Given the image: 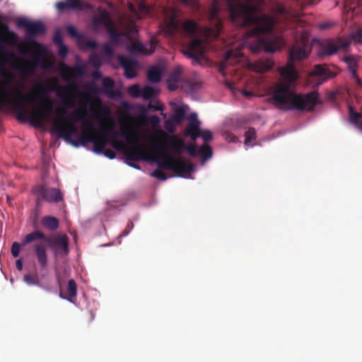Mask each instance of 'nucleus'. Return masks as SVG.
<instances>
[{"label": "nucleus", "instance_id": "1", "mask_svg": "<svg viewBox=\"0 0 362 362\" xmlns=\"http://www.w3.org/2000/svg\"><path fill=\"white\" fill-rule=\"evenodd\" d=\"M309 54V45L303 40L296 42L291 47L287 65L279 70L282 81L274 86L270 98L276 108L284 111L293 110L311 111L318 103V93L316 91L301 95L297 93L293 88L294 82L298 77L294 62L308 57Z\"/></svg>", "mask_w": 362, "mask_h": 362}, {"label": "nucleus", "instance_id": "2", "mask_svg": "<svg viewBox=\"0 0 362 362\" xmlns=\"http://www.w3.org/2000/svg\"><path fill=\"white\" fill-rule=\"evenodd\" d=\"M227 6L230 20L234 24L240 27H252L245 34L244 38H255L250 45L252 52L256 53L262 49L267 52L277 50L276 42L261 37L272 32L275 23L272 17L261 13L260 7L255 5L252 0H227Z\"/></svg>", "mask_w": 362, "mask_h": 362}, {"label": "nucleus", "instance_id": "3", "mask_svg": "<svg viewBox=\"0 0 362 362\" xmlns=\"http://www.w3.org/2000/svg\"><path fill=\"white\" fill-rule=\"evenodd\" d=\"M150 153L151 156H149V152L147 151L146 160L156 163L159 168L153 170L151 175L160 180L165 181L168 179L162 169L172 170L180 176L191 173L194 169V165L190 161L181 157L175 158L164 149L158 148L156 145L151 147Z\"/></svg>", "mask_w": 362, "mask_h": 362}, {"label": "nucleus", "instance_id": "4", "mask_svg": "<svg viewBox=\"0 0 362 362\" xmlns=\"http://www.w3.org/2000/svg\"><path fill=\"white\" fill-rule=\"evenodd\" d=\"M17 69L21 77L18 87L11 90L0 87V110L15 112L17 120L23 123V58H18Z\"/></svg>", "mask_w": 362, "mask_h": 362}, {"label": "nucleus", "instance_id": "5", "mask_svg": "<svg viewBox=\"0 0 362 362\" xmlns=\"http://www.w3.org/2000/svg\"><path fill=\"white\" fill-rule=\"evenodd\" d=\"M54 113L57 116V119L53 123L51 134L57 135L58 137L63 139L75 147L85 146L88 143H92L95 135L89 134L87 131H82L78 139H73V135L78 132V127L76 124L69 122L67 123V129L62 128L61 120L66 114V109L57 107Z\"/></svg>", "mask_w": 362, "mask_h": 362}, {"label": "nucleus", "instance_id": "6", "mask_svg": "<svg viewBox=\"0 0 362 362\" xmlns=\"http://www.w3.org/2000/svg\"><path fill=\"white\" fill-rule=\"evenodd\" d=\"M28 48L32 51L33 55L30 61L24 58V122L25 121L26 113L25 104L28 102V95L25 93V80L28 76V72H34L39 66L47 70L50 69L53 64L52 62L48 58L47 49L37 42L35 39L29 40V45H27L26 49Z\"/></svg>", "mask_w": 362, "mask_h": 362}, {"label": "nucleus", "instance_id": "7", "mask_svg": "<svg viewBox=\"0 0 362 362\" xmlns=\"http://www.w3.org/2000/svg\"><path fill=\"white\" fill-rule=\"evenodd\" d=\"M119 134L124 136L134 146L127 148L122 141L117 139H113L112 145L117 150H124L127 160L138 161L148 159L147 149L140 144V135L134 127H128L127 129H122Z\"/></svg>", "mask_w": 362, "mask_h": 362}, {"label": "nucleus", "instance_id": "8", "mask_svg": "<svg viewBox=\"0 0 362 362\" xmlns=\"http://www.w3.org/2000/svg\"><path fill=\"white\" fill-rule=\"evenodd\" d=\"M52 90H56L57 96L61 99L64 105L63 108H71L75 107V96L74 93L77 92V87L75 84H68L64 87H61L56 83L44 85L38 84L35 88V92L39 99L49 96L48 93Z\"/></svg>", "mask_w": 362, "mask_h": 362}, {"label": "nucleus", "instance_id": "9", "mask_svg": "<svg viewBox=\"0 0 362 362\" xmlns=\"http://www.w3.org/2000/svg\"><path fill=\"white\" fill-rule=\"evenodd\" d=\"M199 25L194 20L187 19L179 23L174 18L168 21L163 28L166 35L174 36L180 32L184 36L193 37L199 32Z\"/></svg>", "mask_w": 362, "mask_h": 362}, {"label": "nucleus", "instance_id": "10", "mask_svg": "<svg viewBox=\"0 0 362 362\" xmlns=\"http://www.w3.org/2000/svg\"><path fill=\"white\" fill-rule=\"evenodd\" d=\"M53 107L54 101L49 96L40 99L37 108L32 112L33 119L37 126L42 127L45 123L51 121V114L56 116V119L53 122L57 119V116L54 113L56 109L54 110Z\"/></svg>", "mask_w": 362, "mask_h": 362}, {"label": "nucleus", "instance_id": "11", "mask_svg": "<svg viewBox=\"0 0 362 362\" xmlns=\"http://www.w3.org/2000/svg\"><path fill=\"white\" fill-rule=\"evenodd\" d=\"M90 102V96L88 93H85L80 100V107L75 109L73 112L66 114L62 118V127L67 129V123L76 124V122H83L88 119V109L86 105Z\"/></svg>", "mask_w": 362, "mask_h": 362}, {"label": "nucleus", "instance_id": "12", "mask_svg": "<svg viewBox=\"0 0 362 362\" xmlns=\"http://www.w3.org/2000/svg\"><path fill=\"white\" fill-rule=\"evenodd\" d=\"M160 132L162 134L161 136L154 138L152 140V146L156 145L158 148H163L165 151L163 146L165 144V141H168L169 146H171L175 153L179 156L181 155L186 148L184 140L177 135H169L163 131Z\"/></svg>", "mask_w": 362, "mask_h": 362}, {"label": "nucleus", "instance_id": "13", "mask_svg": "<svg viewBox=\"0 0 362 362\" xmlns=\"http://www.w3.org/2000/svg\"><path fill=\"white\" fill-rule=\"evenodd\" d=\"M24 31L26 37H24V55L26 54V47L29 45V40L37 36L44 35L47 32L46 25L40 21H31L24 18Z\"/></svg>", "mask_w": 362, "mask_h": 362}, {"label": "nucleus", "instance_id": "14", "mask_svg": "<svg viewBox=\"0 0 362 362\" xmlns=\"http://www.w3.org/2000/svg\"><path fill=\"white\" fill-rule=\"evenodd\" d=\"M33 194L37 196V204H39L42 199L48 202H59L63 199V195L59 189L57 188H48L45 186H36L33 189Z\"/></svg>", "mask_w": 362, "mask_h": 362}, {"label": "nucleus", "instance_id": "15", "mask_svg": "<svg viewBox=\"0 0 362 362\" xmlns=\"http://www.w3.org/2000/svg\"><path fill=\"white\" fill-rule=\"evenodd\" d=\"M115 132L113 126L111 124L108 127H102L101 134L95 135L92 143L93 144V151L97 153H103L105 151V146L107 144V138H112L117 135Z\"/></svg>", "mask_w": 362, "mask_h": 362}, {"label": "nucleus", "instance_id": "16", "mask_svg": "<svg viewBox=\"0 0 362 362\" xmlns=\"http://www.w3.org/2000/svg\"><path fill=\"white\" fill-rule=\"evenodd\" d=\"M55 7L57 10L60 13H63L69 10L75 11L93 10V6L90 4L83 2L81 0H64L58 1L56 3Z\"/></svg>", "mask_w": 362, "mask_h": 362}, {"label": "nucleus", "instance_id": "17", "mask_svg": "<svg viewBox=\"0 0 362 362\" xmlns=\"http://www.w3.org/2000/svg\"><path fill=\"white\" fill-rule=\"evenodd\" d=\"M183 54L188 58L192 59L197 62H199L204 54L203 40L199 38H194L183 50Z\"/></svg>", "mask_w": 362, "mask_h": 362}, {"label": "nucleus", "instance_id": "18", "mask_svg": "<svg viewBox=\"0 0 362 362\" xmlns=\"http://www.w3.org/2000/svg\"><path fill=\"white\" fill-rule=\"evenodd\" d=\"M45 243L47 245L55 252H58L59 250L65 253L69 252L68 238L66 235L55 234L47 236Z\"/></svg>", "mask_w": 362, "mask_h": 362}, {"label": "nucleus", "instance_id": "19", "mask_svg": "<svg viewBox=\"0 0 362 362\" xmlns=\"http://www.w3.org/2000/svg\"><path fill=\"white\" fill-rule=\"evenodd\" d=\"M98 11V15L95 16L92 20L93 29L96 32L99 31V28L101 25L107 28L114 23L110 13L106 9L99 8Z\"/></svg>", "mask_w": 362, "mask_h": 362}, {"label": "nucleus", "instance_id": "20", "mask_svg": "<svg viewBox=\"0 0 362 362\" xmlns=\"http://www.w3.org/2000/svg\"><path fill=\"white\" fill-rule=\"evenodd\" d=\"M310 77L316 78V84L321 85L329 78H334L335 74L325 66L317 64L310 74Z\"/></svg>", "mask_w": 362, "mask_h": 362}, {"label": "nucleus", "instance_id": "21", "mask_svg": "<svg viewBox=\"0 0 362 362\" xmlns=\"http://www.w3.org/2000/svg\"><path fill=\"white\" fill-rule=\"evenodd\" d=\"M118 62L124 69V76L127 78H133L136 76V68L138 62L134 59H131L125 56H118Z\"/></svg>", "mask_w": 362, "mask_h": 362}, {"label": "nucleus", "instance_id": "22", "mask_svg": "<svg viewBox=\"0 0 362 362\" xmlns=\"http://www.w3.org/2000/svg\"><path fill=\"white\" fill-rule=\"evenodd\" d=\"M16 35L12 33H7L5 36L0 37V62H6L14 57L13 53L6 50L5 45H13L16 42Z\"/></svg>", "mask_w": 362, "mask_h": 362}, {"label": "nucleus", "instance_id": "23", "mask_svg": "<svg viewBox=\"0 0 362 362\" xmlns=\"http://www.w3.org/2000/svg\"><path fill=\"white\" fill-rule=\"evenodd\" d=\"M190 121L185 129V134L189 136L192 141H195L200 136V122L197 119L196 113H192Z\"/></svg>", "mask_w": 362, "mask_h": 362}, {"label": "nucleus", "instance_id": "24", "mask_svg": "<svg viewBox=\"0 0 362 362\" xmlns=\"http://www.w3.org/2000/svg\"><path fill=\"white\" fill-rule=\"evenodd\" d=\"M85 72V69L83 66L76 65L74 67H69L66 64L62 66V76L66 78H71L75 76H82Z\"/></svg>", "mask_w": 362, "mask_h": 362}, {"label": "nucleus", "instance_id": "25", "mask_svg": "<svg viewBox=\"0 0 362 362\" xmlns=\"http://www.w3.org/2000/svg\"><path fill=\"white\" fill-rule=\"evenodd\" d=\"M212 6L210 11V18L215 21V27L217 32L216 35H218L220 31L222 30V23L219 18H218V14L220 11L219 0H212Z\"/></svg>", "mask_w": 362, "mask_h": 362}, {"label": "nucleus", "instance_id": "26", "mask_svg": "<svg viewBox=\"0 0 362 362\" xmlns=\"http://www.w3.org/2000/svg\"><path fill=\"white\" fill-rule=\"evenodd\" d=\"M34 250L39 264L42 267H45L47 265V255L45 245L42 243L35 244Z\"/></svg>", "mask_w": 362, "mask_h": 362}, {"label": "nucleus", "instance_id": "27", "mask_svg": "<svg viewBox=\"0 0 362 362\" xmlns=\"http://www.w3.org/2000/svg\"><path fill=\"white\" fill-rule=\"evenodd\" d=\"M274 66V63L270 59H259L255 62L252 67L254 71L258 73H264L269 71Z\"/></svg>", "mask_w": 362, "mask_h": 362}, {"label": "nucleus", "instance_id": "28", "mask_svg": "<svg viewBox=\"0 0 362 362\" xmlns=\"http://www.w3.org/2000/svg\"><path fill=\"white\" fill-rule=\"evenodd\" d=\"M77 45L80 49L87 50L90 49H96L98 47V43L95 40L87 39L83 35L77 41Z\"/></svg>", "mask_w": 362, "mask_h": 362}, {"label": "nucleus", "instance_id": "29", "mask_svg": "<svg viewBox=\"0 0 362 362\" xmlns=\"http://www.w3.org/2000/svg\"><path fill=\"white\" fill-rule=\"evenodd\" d=\"M185 114L186 107L185 105L178 106L174 110V114L171 116V119L175 124H179L185 119Z\"/></svg>", "mask_w": 362, "mask_h": 362}, {"label": "nucleus", "instance_id": "30", "mask_svg": "<svg viewBox=\"0 0 362 362\" xmlns=\"http://www.w3.org/2000/svg\"><path fill=\"white\" fill-rule=\"evenodd\" d=\"M42 223L44 227L51 230L57 229L59 224V220L51 216H45L42 220Z\"/></svg>", "mask_w": 362, "mask_h": 362}, {"label": "nucleus", "instance_id": "31", "mask_svg": "<svg viewBox=\"0 0 362 362\" xmlns=\"http://www.w3.org/2000/svg\"><path fill=\"white\" fill-rule=\"evenodd\" d=\"M147 77L151 83H158L161 79V71L158 67H151L148 71Z\"/></svg>", "mask_w": 362, "mask_h": 362}, {"label": "nucleus", "instance_id": "32", "mask_svg": "<svg viewBox=\"0 0 362 362\" xmlns=\"http://www.w3.org/2000/svg\"><path fill=\"white\" fill-rule=\"evenodd\" d=\"M47 238L45 234L39 230H35L31 233L28 234L24 238V245L38 240H44L45 241V238Z\"/></svg>", "mask_w": 362, "mask_h": 362}, {"label": "nucleus", "instance_id": "33", "mask_svg": "<svg viewBox=\"0 0 362 362\" xmlns=\"http://www.w3.org/2000/svg\"><path fill=\"white\" fill-rule=\"evenodd\" d=\"M68 298H66L69 301H72V298H75L77 294V285L74 279H70L68 282L67 287Z\"/></svg>", "mask_w": 362, "mask_h": 362}, {"label": "nucleus", "instance_id": "34", "mask_svg": "<svg viewBox=\"0 0 362 362\" xmlns=\"http://www.w3.org/2000/svg\"><path fill=\"white\" fill-rule=\"evenodd\" d=\"M106 30H107L108 34L110 35L111 41L115 44H117L119 40L120 35L118 33L115 23H113L110 26L107 27L106 28Z\"/></svg>", "mask_w": 362, "mask_h": 362}, {"label": "nucleus", "instance_id": "35", "mask_svg": "<svg viewBox=\"0 0 362 362\" xmlns=\"http://www.w3.org/2000/svg\"><path fill=\"white\" fill-rule=\"evenodd\" d=\"M182 66H176L170 73L168 80L169 81L180 82L182 80Z\"/></svg>", "mask_w": 362, "mask_h": 362}, {"label": "nucleus", "instance_id": "36", "mask_svg": "<svg viewBox=\"0 0 362 362\" xmlns=\"http://www.w3.org/2000/svg\"><path fill=\"white\" fill-rule=\"evenodd\" d=\"M128 50L132 53H146L145 47L140 42H132Z\"/></svg>", "mask_w": 362, "mask_h": 362}, {"label": "nucleus", "instance_id": "37", "mask_svg": "<svg viewBox=\"0 0 362 362\" xmlns=\"http://www.w3.org/2000/svg\"><path fill=\"white\" fill-rule=\"evenodd\" d=\"M339 49L337 45L330 42L323 47L322 54L324 55H332Z\"/></svg>", "mask_w": 362, "mask_h": 362}, {"label": "nucleus", "instance_id": "38", "mask_svg": "<svg viewBox=\"0 0 362 362\" xmlns=\"http://www.w3.org/2000/svg\"><path fill=\"white\" fill-rule=\"evenodd\" d=\"M345 61L349 64V69L353 75V76L354 77V78L356 79V82H357V84L359 86H362V83H361V81L360 80V78L358 77L357 76V74H356V66L354 64H352V62H353V59L350 57H348L345 59Z\"/></svg>", "mask_w": 362, "mask_h": 362}, {"label": "nucleus", "instance_id": "39", "mask_svg": "<svg viewBox=\"0 0 362 362\" xmlns=\"http://www.w3.org/2000/svg\"><path fill=\"white\" fill-rule=\"evenodd\" d=\"M83 129L82 131H87L89 134H93V135H98V132L95 129L94 124L90 121L88 119L83 121Z\"/></svg>", "mask_w": 362, "mask_h": 362}, {"label": "nucleus", "instance_id": "40", "mask_svg": "<svg viewBox=\"0 0 362 362\" xmlns=\"http://www.w3.org/2000/svg\"><path fill=\"white\" fill-rule=\"evenodd\" d=\"M155 90L150 86L144 87L141 92V96L144 100H150L155 95Z\"/></svg>", "mask_w": 362, "mask_h": 362}, {"label": "nucleus", "instance_id": "41", "mask_svg": "<svg viewBox=\"0 0 362 362\" xmlns=\"http://www.w3.org/2000/svg\"><path fill=\"white\" fill-rule=\"evenodd\" d=\"M199 154L204 159H208L212 156V149L209 145H202L199 149Z\"/></svg>", "mask_w": 362, "mask_h": 362}, {"label": "nucleus", "instance_id": "42", "mask_svg": "<svg viewBox=\"0 0 362 362\" xmlns=\"http://www.w3.org/2000/svg\"><path fill=\"white\" fill-rule=\"evenodd\" d=\"M245 144L249 145L250 142L256 139V130L254 128H249L245 134Z\"/></svg>", "mask_w": 362, "mask_h": 362}, {"label": "nucleus", "instance_id": "43", "mask_svg": "<svg viewBox=\"0 0 362 362\" xmlns=\"http://www.w3.org/2000/svg\"><path fill=\"white\" fill-rule=\"evenodd\" d=\"M128 93L133 98H139L141 96V90L138 84H134L128 88Z\"/></svg>", "mask_w": 362, "mask_h": 362}, {"label": "nucleus", "instance_id": "44", "mask_svg": "<svg viewBox=\"0 0 362 362\" xmlns=\"http://www.w3.org/2000/svg\"><path fill=\"white\" fill-rule=\"evenodd\" d=\"M102 85L105 89H107V92L108 93L109 90H112L114 87L115 81L110 77H105L103 79Z\"/></svg>", "mask_w": 362, "mask_h": 362}, {"label": "nucleus", "instance_id": "45", "mask_svg": "<svg viewBox=\"0 0 362 362\" xmlns=\"http://www.w3.org/2000/svg\"><path fill=\"white\" fill-rule=\"evenodd\" d=\"M66 30L71 37L76 38V42L80 39L83 34H80L77 32L76 29L73 25H68Z\"/></svg>", "mask_w": 362, "mask_h": 362}, {"label": "nucleus", "instance_id": "46", "mask_svg": "<svg viewBox=\"0 0 362 362\" xmlns=\"http://www.w3.org/2000/svg\"><path fill=\"white\" fill-rule=\"evenodd\" d=\"M53 42L57 46L64 44L62 35L59 29L56 30L54 33L53 36Z\"/></svg>", "mask_w": 362, "mask_h": 362}, {"label": "nucleus", "instance_id": "47", "mask_svg": "<svg viewBox=\"0 0 362 362\" xmlns=\"http://www.w3.org/2000/svg\"><path fill=\"white\" fill-rule=\"evenodd\" d=\"M144 120L150 123L153 126H157L160 123V118L157 115L144 117Z\"/></svg>", "mask_w": 362, "mask_h": 362}, {"label": "nucleus", "instance_id": "48", "mask_svg": "<svg viewBox=\"0 0 362 362\" xmlns=\"http://www.w3.org/2000/svg\"><path fill=\"white\" fill-rule=\"evenodd\" d=\"M89 62L95 67H99L101 64L100 59L96 54H91L89 57Z\"/></svg>", "mask_w": 362, "mask_h": 362}, {"label": "nucleus", "instance_id": "49", "mask_svg": "<svg viewBox=\"0 0 362 362\" xmlns=\"http://www.w3.org/2000/svg\"><path fill=\"white\" fill-rule=\"evenodd\" d=\"M58 54L63 59H65L68 54V47L64 45H58Z\"/></svg>", "mask_w": 362, "mask_h": 362}, {"label": "nucleus", "instance_id": "50", "mask_svg": "<svg viewBox=\"0 0 362 362\" xmlns=\"http://www.w3.org/2000/svg\"><path fill=\"white\" fill-rule=\"evenodd\" d=\"M205 142L209 141L212 139V133L208 129L203 131L200 130V136Z\"/></svg>", "mask_w": 362, "mask_h": 362}, {"label": "nucleus", "instance_id": "51", "mask_svg": "<svg viewBox=\"0 0 362 362\" xmlns=\"http://www.w3.org/2000/svg\"><path fill=\"white\" fill-rule=\"evenodd\" d=\"M185 150H187L188 153L191 156H196L197 155V153H199L197 146L195 144H191L189 146H186V148Z\"/></svg>", "mask_w": 362, "mask_h": 362}, {"label": "nucleus", "instance_id": "52", "mask_svg": "<svg viewBox=\"0 0 362 362\" xmlns=\"http://www.w3.org/2000/svg\"><path fill=\"white\" fill-rule=\"evenodd\" d=\"M21 245L18 243L15 242L11 246V254L14 257H18L20 254Z\"/></svg>", "mask_w": 362, "mask_h": 362}, {"label": "nucleus", "instance_id": "53", "mask_svg": "<svg viewBox=\"0 0 362 362\" xmlns=\"http://www.w3.org/2000/svg\"><path fill=\"white\" fill-rule=\"evenodd\" d=\"M102 51L107 56H111L113 54V49L112 46L108 43H105L103 45L102 47Z\"/></svg>", "mask_w": 362, "mask_h": 362}, {"label": "nucleus", "instance_id": "54", "mask_svg": "<svg viewBox=\"0 0 362 362\" xmlns=\"http://www.w3.org/2000/svg\"><path fill=\"white\" fill-rule=\"evenodd\" d=\"M173 123H175V122H173V120L171 119V117L169 119H168L167 121H165V128L169 132H173L175 130V126H174Z\"/></svg>", "mask_w": 362, "mask_h": 362}, {"label": "nucleus", "instance_id": "55", "mask_svg": "<svg viewBox=\"0 0 362 362\" xmlns=\"http://www.w3.org/2000/svg\"><path fill=\"white\" fill-rule=\"evenodd\" d=\"M103 153H104V155L106 157H107L110 159L115 158L116 156L115 151L112 149H105V151Z\"/></svg>", "mask_w": 362, "mask_h": 362}, {"label": "nucleus", "instance_id": "56", "mask_svg": "<svg viewBox=\"0 0 362 362\" xmlns=\"http://www.w3.org/2000/svg\"><path fill=\"white\" fill-rule=\"evenodd\" d=\"M226 139L229 142L235 143L238 141V138L230 132L226 133Z\"/></svg>", "mask_w": 362, "mask_h": 362}, {"label": "nucleus", "instance_id": "57", "mask_svg": "<svg viewBox=\"0 0 362 362\" xmlns=\"http://www.w3.org/2000/svg\"><path fill=\"white\" fill-rule=\"evenodd\" d=\"M167 82H168V88L170 90L174 91L177 89V88H178L177 83L178 82L169 81L168 79Z\"/></svg>", "mask_w": 362, "mask_h": 362}, {"label": "nucleus", "instance_id": "58", "mask_svg": "<svg viewBox=\"0 0 362 362\" xmlns=\"http://www.w3.org/2000/svg\"><path fill=\"white\" fill-rule=\"evenodd\" d=\"M275 11L278 14H281V15H284L286 13V8L283 6H281V5H278L276 6Z\"/></svg>", "mask_w": 362, "mask_h": 362}, {"label": "nucleus", "instance_id": "59", "mask_svg": "<svg viewBox=\"0 0 362 362\" xmlns=\"http://www.w3.org/2000/svg\"><path fill=\"white\" fill-rule=\"evenodd\" d=\"M24 281H25L29 285H32L36 283V279L35 278H32L30 276H24Z\"/></svg>", "mask_w": 362, "mask_h": 362}, {"label": "nucleus", "instance_id": "60", "mask_svg": "<svg viewBox=\"0 0 362 362\" xmlns=\"http://www.w3.org/2000/svg\"><path fill=\"white\" fill-rule=\"evenodd\" d=\"M200 86V83L199 82H190L189 88L191 90H195Z\"/></svg>", "mask_w": 362, "mask_h": 362}, {"label": "nucleus", "instance_id": "61", "mask_svg": "<svg viewBox=\"0 0 362 362\" xmlns=\"http://www.w3.org/2000/svg\"><path fill=\"white\" fill-rule=\"evenodd\" d=\"M16 268L19 271H22L23 270V259L20 258V259H17L16 262Z\"/></svg>", "mask_w": 362, "mask_h": 362}, {"label": "nucleus", "instance_id": "62", "mask_svg": "<svg viewBox=\"0 0 362 362\" xmlns=\"http://www.w3.org/2000/svg\"><path fill=\"white\" fill-rule=\"evenodd\" d=\"M350 42L349 41H344L341 42L339 45H337L339 47V49H346L349 47Z\"/></svg>", "mask_w": 362, "mask_h": 362}, {"label": "nucleus", "instance_id": "63", "mask_svg": "<svg viewBox=\"0 0 362 362\" xmlns=\"http://www.w3.org/2000/svg\"><path fill=\"white\" fill-rule=\"evenodd\" d=\"M148 108L150 110H152L153 111H156V110H162L163 108L161 106H159V105H152V104H149L148 105Z\"/></svg>", "mask_w": 362, "mask_h": 362}, {"label": "nucleus", "instance_id": "64", "mask_svg": "<svg viewBox=\"0 0 362 362\" xmlns=\"http://www.w3.org/2000/svg\"><path fill=\"white\" fill-rule=\"evenodd\" d=\"M94 79L98 80L102 78V74L98 71H95L93 74Z\"/></svg>", "mask_w": 362, "mask_h": 362}]
</instances>
